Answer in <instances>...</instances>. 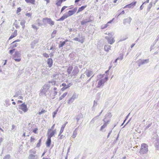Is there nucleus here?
Returning <instances> with one entry per match:
<instances>
[{
  "label": "nucleus",
  "mask_w": 159,
  "mask_h": 159,
  "mask_svg": "<svg viewBox=\"0 0 159 159\" xmlns=\"http://www.w3.org/2000/svg\"><path fill=\"white\" fill-rule=\"evenodd\" d=\"M152 123H151L148 125L146 127V128H145V130H146V129L149 128L152 125Z\"/></svg>",
  "instance_id": "5fc2aeb1"
},
{
  "label": "nucleus",
  "mask_w": 159,
  "mask_h": 159,
  "mask_svg": "<svg viewBox=\"0 0 159 159\" xmlns=\"http://www.w3.org/2000/svg\"><path fill=\"white\" fill-rule=\"evenodd\" d=\"M62 86L63 87L61 89L62 91H64L67 89V86L65 83H63L62 84Z\"/></svg>",
  "instance_id": "bb28decb"
},
{
  "label": "nucleus",
  "mask_w": 159,
  "mask_h": 159,
  "mask_svg": "<svg viewBox=\"0 0 159 159\" xmlns=\"http://www.w3.org/2000/svg\"><path fill=\"white\" fill-rule=\"evenodd\" d=\"M102 79L100 80L98 83V84L97 86V87L98 88H100L102 85L105 83V81Z\"/></svg>",
  "instance_id": "2eb2a0df"
},
{
  "label": "nucleus",
  "mask_w": 159,
  "mask_h": 159,
  "mask_svg": "<svg viewBox=\"0 0 159 159\" xmlns=\"http://www.w3.org/2000/svg\"><path fill=\"white\" fill-rule=\"evenodd\" d=\"M47 64L49 67H51L53 64V60L51 58H49L48 59L47 61Z\"/></svg>",
  "instance_id": "4468645a"
},
{
  "label": "nucleus",
  "mask_w": 159,
  "mask_h": 159,
  "mask_svg": "<svg viewBox=\"0 0 159 159\" xmlns=\"http://www.w3.org/2000/svg\"><path fill=\"white\" fill-rule=\"evenodd\" d=\"M111 46L109 45H106L104 47V50L105 51L108 52L110 49Z\"/></svg>",
  "instance_id": "a878e982"
},
{
  "label": "nucleus",
  "mask_w": 159,
  "mask_h": 159,
  "mask_svg": "<svg viewBox=\"0 0 159 159\" xmlns=\"http://www.w3.org/2000/svg\"><path fill=\"white\" fill-rule=\"evenodd\" d=\"M67 7L66 6H64L61 9V13Z\"/></svg>",
  "instance_id": "6e6d98bb"
},
{
  "label": "nucleus",
  "mask_w": 159,
  "mask_h": 159,
  "mask_svg": "<svg viewBox=\"0 0 159 159\" xmlns=\"http://www.w3.org/2000/svg\"><path fill=\"white\" fill-rule=\"evenodd\" d=\"M66 0H57L56 5L58 6H60L63 1H65Z\"/></svg>",
  "instance_id": "cd10ccee"
},
{
  "label": "nucleus",
  "mask_w": 159,
  "mask_h": 159,
  "mask_svg": "<svg viewBox=\"0 0 159 159\" xmlns=\"http://www.w3.org/2000/svg\"><path fill=\"white\" fill-rule=\"evenodd\" d=\"M97 117L96 116L93 118L90 121V123L92 124H93L95 121L97 119Z\"/></svg>",
  "instance_id": "c03bdc74"
},
{
  "label": "nucleus",
  "mask_w": 159,
  "mask_h": 159,
  "mask_svg": "<svg viewBox=\"0 0 159 159\" xmlns=\"http://www.w3.org/2000/svg\"><path fill=\"white\" fill-rule=\"evenodd\" d=\"M131 20L132 19L130 17H128L124 19L123 23L125 25H126L127 24H130Z\"/></svg>",
  "instance_id": "1a4fd4ad"
},
{
  "label": "nucleus",
  "mask_w": 159,
  "mask_h": 159,
  "mask_svg": "<svg viewBox=\"0 0 159 159\" xmlns=\"http://www.w3.org/2000/svg\"><path fill=\"white\" fill-rule=\"evenodd\" d=\"M47 111H45V110L43 109H42V110H41V111H39V115H41V114H42L43 113H44L45 112H46Z\"/></svg>",
  "instance_id": "79ce46f5"
},
{
  "label": "nucleus",
  "mask_w": 159,
  "mask_h": 159,
  "mask_svg": "<svg viewBox=\"0 0 159 159\" xmlns=\"http://www.w3.org/2000/svg\"><path fill=\"white\" fill-rule=\"evenodd\" d=\"M86 75L88 77H89L93 74V72L91 70H87Z\"/></svg>",
  "instance_id": "c85d7f7f"
},
{
  "label": "nucleus",
  "mask_w": 159,
  "mask_h": 159,
  "mask_svg": "<svg viewBox=\"0 0 159 159\" xmlns=\"http://www.w3.org/2000/svg\"><path fill=\"white\" fill-rule=\"evenodd\" d=\"M123 55L122 54H120V56L117 57V58L118 60L120 59V60H121L123 59Z\"/></svg>",
  "instance_id": "a19ab883"
},
{
  "label": "nucleus",
  "mask_w": 159,
  "mask_h": 159,
  "mask_svg": "<svg viewBox=\"0 0 159 159\" xmlns=\"http://www.w3.org/2000/svg\"><path fill=\"white\" fill-rule=\"evenodd\" d=\"M57 32V30H54L51 34V36L52 37H53L55 36V35Z\"/></svg>",
  "instance_id": "de8ad7c7"
},
{
  "label": "nucleus",
  "mask_w": 159,
  "mask_h": 159,
  "mask_svg": "<svg viewBox=\"0 0 159 159\" xmlns=\"http://www.w3.org/2000/svg\"><path fill=\"white\" fill-rule=\"evenodd\" d=\"M137 3V2L135 1L134 2H132L130 4H128L125 6L124 7V8H126L127 7H128L129 8H130L132 7H134L136 4Z\"/></svg>",
  "instance_id": "9b49d317"
},
{
  "label": "nucleus",
  "mask_w": 159,
  "mask_h": 159,
  "mask_svg": "<svg viewBox=\"0 0 159 159\" xmlns=\"http://www.w3.org/2000/svg\"><path fill=\"white\" fill-rule=\"evenodd\" d=\"M43 55L44 57L47 58H48L49 57V55L46 52L43 53Z\"/></svg>",
  "instance_id": "a18cd8bd"
},
{
  "label": "nucleus",
  "mask_w": 159,
  "mask_h": 159,
  "mask_svg": "<svg viewBox=\"0 0 159 159\" xmlns=\"http://www.w3.org/2000/svg\"><path fill=\"white\" fill-rule=\"evenodd\" d=\"M54 94V95L53 96V97H52V99H54L55 98V96L57 95V92L56 91H54L53 93Z\"/></svg>",
  "instance_id": "09e8293b"
},
{
  "label": "nucleus",
  "mask_w": 159,
  "mask_h": 159,
  "mask_svg": "<svg viewBox=\"0 0 159 159\" xmlns=\"http://www.w3.org/2000/svg\"><path fill=\"white\" fill-rule=\"evenodd\" d=\"M18 108L19 109L22 110L24 112H26L28 110L27 105L25 102L19 105L18 106Z\"/></svg>",
  "instance_id": "7ed1b4c3"
},
{
  "label": "nucleus",
  "mask_w": 159,
  "mask_h": 159,
  "mask_svg": "<svg viewBox=\"0 0 159 159\" xmlns=\"http://www.w3.org/2000/svg\"><path fill=\"white\" fill-rule=\"evenodd\" d=\"M78 130V128H76L73 131V133L72 137L73 138L76 137L77 134V131Z\"/></svg>",
  "instance_id": "393cba45"
},
{
  "label": "nucleus",
  "mask_w": 159,
  "mask_h": 159,
  "mask_svg": "<svg viewBox=\"0 0 159 159\" xmlns=\"http://www.w3.org/2000/svg\"><path fill=\"white\" fill-rule=\"evenodd\" d=\"M51 143V138L48 137L46 141V144L47 147H49Z\"/></svg>",
  "instance_id": "a211bd4d"
},
{
  "label": "nucleus",
  "mask_w": 159,
  "mask_h": 159,
  "mask_svg": "<svg viewBox=\"0 0 159 159\" xmlns=\"http://www.w3.org/2000/svg\"><path fill=\"white\" fill-rule=\"evenodd\" d=\"M149 62V59L143 60L140 59L138 61V66L140 67L141 66L144 64L148 63Z\"/></svg>",
  "instance_id": "39448f33"
},
{
  "label": "nucleus",
  "mask_w": 159,
  "mask_h": 159,
  "mask_svg": "<svg viewBox=\"0 0 159 159\" xmlns=\"http://www.w3.org/2000/svg\"><path fill=\"white\" fill-rule=\"evenodd\" d=\"M148 145L145 143H143L141 145L139 152L140 154L147 153L148 151Z\"/></svg>",
  "instance_id": "f03ea898"
},
{
  "label": "nucleus",
  "mask_w": 159,
  "mask_h": 159,
  "mask_svg": "<svg viewBox=\"0 0 159 159\" xmlns=\"http://www.w3.org/2000/svg\"><path fill=\"white\" fill-rule=\"evenodd\" d=\"M50 85L49 84H45L43 87V88L48 90L50 88Z\"/></svg>",
  "instance_id": "c756f323"
},
{
  "label": "nucleus",
  "mask_w": 159,
  "mask_h": 159,
  "mask_svg": "<svg viewBox=\"0 0 159 159\" xmlns=\"http://www.w3.org/2000/svg\"><path fill=\"white\" fill-rule=\"evenodd\" d=\"M92 20L90 18L86 19L83 20L81 22V24L82 25H84V24H86L88 22H91Z\"/></svg>",
  "instance_id": "f8f14e48"
},
{
  "label": "nucleus",
  "mask_w": 159,
  "mask_h": 159,
  "mask_svg": "<svg viewBox=\"0 0 159 159\" xmlns=\"http://www.w3.org/2000/svg\"><path fill=\"white\" fill-rule=\"evenodd\" d=\"M32 27L33 29H36V30H37L38 29V28L37 27H36V26H35V25H32Z\"/></svg>",
  "instance_id": "e2e57ef3"
},
{
  "label": "nucleus",
  "mask_w": 159,
  "mask_h": 159,
  "mask_svg": "<svg viewBox=\"0 0 159 159\" xmlns=\"http://www.w3.org/2000/svg\"><path fill=\"white\" fill-rule=\"evenodd\" d=\"M59 108H57L55 111H53L52 113V117L53 118H54L55 116L57 114V112L58 111Z\"/></svg>",
  "instance_id": "f704fd0d"
},
{
  "label": "nucleus",
  "mask_w": 159,
  "mask_h": 159,
  "mask_svg": "<svg viewBox=\"0 0 159 159\" xmlns=\"http://www.w3.org/2000/svg\"><path fill=\"white\" fill-rule=\"evenodd\" d=\"M21 94V91L20 90L16 92L15 93V94L13 96L14 97H16L19 95Z\"/></svg>",
  "instance_id": "7c9ffc66"
},
{
  "label": "nucleus",
  "mask_w": 159,
  "mask_h": 159,
  "mask_svg": "<svg viewBox=\"0 0 159 159\" xmlns=\"http://www.w3.org/2000/svg\"><path fill=\"white\" fill-rule=\"evenodd\" d=\"M38 43V40H34L30 44L31 48H34L36 44Z\"/></svg>",
  "instance_id": "412c9836"
},
{
  "label": "nucleus",
  "mask_w": 159,
  "mask_h": 159,
  "mask_svg": "<svg viewBox=\"0 0 159 159\" xmlns=\"http://www.w3.org/2000/svg\"><path fill=\"white\" fill-rule=\"evenodd\" d=\"M17 35V30H16L12 34L11 36L9 37L8 40H10L16 37Z\"/></svg>",
  "instance_id": "f3484780"
},
{
  "label": "nucleus",
  "mask_w": 159,
  "mask_h": 159,
  "mask_svg": "<svg viewBox=\"0 0 159 159\" xmlns=\"http://www.w3.org/2000/svg\"><path fill=\"white\" fill-rule=\"evenodd\" d=\"M48 82L52 84L53 85H55L56 84V81L55 80L50 81Z\"/></svg>",
  "instance_id": "864d4df0"
},
{
  "label": "nucleus",
  "mask_w": 159,
  "mask_h": 159,
  "mask_svg": "<svg viewBox=\"0 0 159 159\" xmlns=\"http://www.w3.org/2000/svg\"><path fill=\"white\" fill-rule=\"evenodd\" d=\"M27 3H30L32 4H35V0H25Z\"/></svg>",
  "instance_id": "2f4dec72"
},
{
  "label": "nucleus",
  "mask_w": 159,
  "mask_h": 159,
  "mask_svg": "<svg viewBox=\"0 0 159 159\" xmlns=\"http://www.w3.org/2000/svg\"><path fill=\"white\" fill-rule=\"evenodd\" d=\"M73 69V67L72 66H70L68 67L67 70L68 75H70V74Z\"/></svg>",
  "instance_id": "4be33fe9"
},
{
  "label": "nucleus",
  "mask_w": 159,
  "mask_h": 159,
  "mask_svg": "<svg viewBox=\"0 0 159 159\" xmlns=\"http://www.w3.org/2000/svg\"><path fill=\"white\" fill-rule=\"evenodd\" d=\"M64 137H65L63 135H61L60 137L59 138V139H61Z\"/></svg>",
  "instance_id": "774afa93"
},
{
  "label": "nucleus",
  "mask_w": 159,
  "mask_h": 159,
  "mask_svg": "<svg viewBox=\"0 0 159 159\" xmlns=\"http://www.w3.org/2000/svg\"><path fill=\"white\" fill-rule=\"evenodd\" d=\"M51 130V129H48V137L50 138H51V137L53 136L55 133H56V129H55L54 130H52L51 133H50V131Z\"/></svg>",
  "instance_id": "423d86ee"
},
{
  "label": "nucleus",
  "mask_w": 159,
  "mask_h": 159,
  "mask_svg": "<svg viewBox=\"0 0 159 159\" xmlns=\"http://www.w3.org/2000/svg\"><path fill=\"white\" fill-rule=\"evenodd\" d=\"M13 59H14L16 61L18 62H20L21 60V59L20 58H13Z\"/></svg>",
  "instance_id": "8fccbe9b"
},
{
  "label": "nucleus",
  "mask_w": 159,
  "mask_h": 159,
  "mask_svg": "<svg viewBox=\"0 0 159 159\" xmlns=\"http://www.w3.org/2000/svg\"><path fill=\"white\" fill-rule=\"evenodd\" d=\"M21 11V8L20 7H19L17 8V10L16 11V13L17 14L18 13L20 12Z\"/></svg>",
  "instance_id": "bf43d9fd"
},
{
  "label": "nucleus",
  "mask_w": 159,
  "mask_h": 159,
  "mask_svg": "<svg viewBox=\"0 0 159 159\" xmlns=\"http://www.w3.org/2000/svg\"><path fill=\"white\" fill-rule=\"evenodd\" d=\"M108 76L107 75H106L104 79H102V80H104V81L105 82L106 81H107L108 80Z\"/></svg>",
  "instance_id": "3c124183"
},
{
  "label": "nucleus",
  "mask_w": 159,
  "mask_h": 159,
  "mask_svg": "<svg viewBox=\"0 0 159 159\" xmlns=\"http://www.w3.org/2000/svg\"><path fill=\"white\" fill-rule=\"evenodd\" d=\"M11 157L9 154L6 155L3 158V159H10Z\"/></svg>",
  "instance_id": "37998d69"
},
{
  "label": "nucleus",
  "mask_w": 159,
  "mask_h": 159,
  "mask_svg": "<svg viewBox=\"0 0 159 159\" xmlns=\"http://www.w3.org/2000/svg\"><path fill=\"white\" fill-rule=\"evenodd\" d=\"M79 69L77 66H75L72 73V75L75 76L78 73Z\"/></svg>",
  "instance_id": "6e6552de"
},
{
  "label": "nucleus",
  "mask_w": 159,
  "mask_h": 159,
  "mask_svg": "<svg viewBox=\"0 0 159 159\" xmlns=\"http://www.w3.org/2000/svg\"><path fill=\"white\" fill-rule=\"evenodd\" d=\"M77 9V7H75L72 10L69 11L67 12L68 14H64L61 17L57 20V21H63L68 17L73 15L76 12Z\"/></svg>",
  "instance_id": "f257e3e1"
},
{
  "label": "nucleus",
  "mask_w": 159,
  "mask_h": 159,
  "mask_svg": "<svg viewBox=\"0 0 159 159\" xmlns=\"http://www.w3.org/2000/svg\"><path fill=\"white\" fill-rule=\"evenodd\" d=\"M38 129L37 128H35L33 130V132L35 134L37 133V131L38 130Z\"/></svg>",
  "instance_id": "680f3d73"
},
{
  "label": "nucleus",
  "mask_w": 159,
  "mask_h": 159,
  "mask_svg": "<svg viewBox=\"0 0 159 159\" xmlns=\"http://www.w3.org/2000/svg\"><path fill=\"white\" fill-rule=\"evenodd\" d=\"M157 41L158 40H155L154 42L153 43V44L152 45H151L150 50V51H151V50L153 49L152 47L154 46V45L157 43Z\"/></svg>",
  "instance_id": "49530a36"
},
{
  "label": "nucleus",
  "mask_w": 159,
  "mask_h": 159,
  "mask_svg": "<svg viewBox=\"0 0 159 159\" xmlns=\"http://www.w3.org/2000/svg\"><path fill=\"white\" fill-rule=\"evenodd\" d=\"M15 50V49H13L10 50L9 51V53L11 54H12Z\"/></svg>",
  "instance_id": "603ef678"
},
{
  "label": "nucleus",
  "mask_w": 159,
  "mask_h": 159,
  "mask_svg": "<svg viewBox=\"0 0 159 159\" xmlns=\"http://www.w3.org/2000/svg\"><path fill=\"white\" fill-rule=\"evenodd\" d=\"M87 5L83 6H81V7L79 8L77 12V14L79 13L80 12L82 11L87 7Z\"/></svg>",
  "instance_id": "6ab92c4d"
},
{
  "label": "nucleus",
  "mask_w": 159,
  "mask_h": 159,
  "mask_svg": "<svg viewBox=\"0 0 159 159\" xmlns=\"http://www.w3.org/2000/svg\"><path fill=\"white\" fill-rule=\"evenodd\" d=\"M152 3L151 2H150L149 4L148 5V11H150V9L152 7Z\"/></svg>",
  "instance_id": "4c0bfd02"
},
{
  "label": "nucleus",
  "mask_w": 159,
  "mask_h": 159,
  "mask_svg": "<svg viewBox=\"0 0 159 159\" xmlns=\"http://www.w3.org/2000/svg\"><path fill=\"white\" fill-rule=\"evenodd\" d=\"M78 94H76L75 93H74L72 97L68 100L67 102L68 103L70 104L72 103L74 101L75 99L77 98H78Z\"/></svg>",
  "instance_id": "20e7f679"
},
{
  "label": "nucleus",
  "mask_w": 159,
  "mask_h": 159,
  "mask_svg": "<svg viewBox=\"0 0 159 159\" xmlns=\"http://www.w3.org/2000/svg\"><path fill=\"white\" fill-rule=\"evenodd\" d=\"M64 130V129H62V128H61V129L60 130V134H61L62 132H63V131Z\"/></svg>",
  "instance_id": "338daca9"
},
{
  "label": "nucleus",
  "mask_w": 159,
  "mask_h": 159,
  "mask_svg": "<svg viewBox=\"0 0 159 159\" xmlns=\"http://www.w3.org/2000/svg\"><path fill=\"white\" fill-rule=\"evenodd\" d=\"M49 18H45L43 19V22L44 24H46L48 23Z\"/></svg>",
  "instance_id": "473e14b6"
},
{
  "label": "nucleus",
  "mask_w": 159,
  "mask_h": 159,
  "mask_svg": "<svg viewBox=\"0 0 159 159\" xmlns=\"http://www.w3.org/2000/svg\"><path fill=\"white\" fill-rule=\"evenodd\" d=\"M101 95V93H97V98L98 99H99L100 98V96Z\"/></svg>",
  "instance_id": "4d7b16f0"
},
{
  "label": "nucleus",
  "mask_w": 159,
  "mask_h": 159,
  "mask_svg": "<svg viewBox=\"0 0 159 159\" xmlns=\"http://www.w3.org/2000/svg\"><path fill=\"white\" fill-rule=\"evenodd\" d=\"M112 116V115H111V112H109L106 115L105 118H106L107 117L110 118Z\"/></svg>",
  "instance_id": "58836bf2"
},
{
  "label": "nucleus",
  "mask_w": 159,
  "mask_h": 159,
  "mask_svg": "<svg viewBox=\"0 0 159 159\" xmlns=\"http://www.w3.org/2000/svg\"><path fill=\"white\" fill-rule=\"evenodd\" d=\"M69 41H70V40H65V41L63 42L60 41V43L59 45V48H60L62 47L66 43V42Z\"/></svg>",
  "instance_id": "5701e85b"
},
{
  "label": "nucleus",
  "mask_w": 159,
  "mask_h": 159,
  "mask_svg": "<svg viewBox=\"0 0 159 159\" xmlns=\"http://www.w3.org/2000/svg\"><path fill=\"white\" fill-rule=\"evenodd\" d=\"M97 105V103L94 100V102H93V107H96Z\"/></svg>",
  "instance_id": "0e129e2a"
},
{
  "label": "nucleus",
  "mask_w": 159,
  "mask_h": 159,
  "mask_svg": "<svg viewBox=\"0 0 159 159\" xmlns=\"http://www.w3.org/2000/svg\"><path fill=\"white\" fill-rule=\"evenodd\" d=\"M108 43L110 44H112L115 42V40H108Z\"/></svg>",
  "instance_id": "13d9d810"
},
{
  "label": "nucleus",
  "mask_w": 159,
  "mask_h": 159,
  "mask_svg": "<svg viewBox=\"0 0 159 159\" xmlns=\"http://www.w3.org/2000/svg\"><path fill=\"white\" fill-rule=\"evenodd\" d=\"M41 139H40L39 140L38 143L37 144L36 147H40L41 145Z\"/></svg>",
  "instance_id": "ea45409f"
},
{
  "label": "nucleus",
  "mask_w": 159,
  "mask_h": 159,
  "mask_svg": "<svg viewBox=\"0 0 159 159\" xmlns=\"http://www.w3.org/2000/svg\"><path fill=\"white\" fill-rule=\"evenodd\" d=\"M20 40H15L11 44V48H14L16 47L18 44L17 43H14L16 42H19Z\"/></svg>",
  "instance_id": "aec40b11"
},
{
  "label": "nucleus",
  "mask_w": 159,
  "mask_h": 159,
  "mask_svg": "<svg viewBox=\"0 0 159 159\" xmlns=\"http://www.w3.org/2000/svg\"><path fill=\"white\" fill-rule=\"evenodd\" d=\"M49 25H50L51 26H52L54 24V21H52L50 18H49V20L48 23Z\"/></svg>",
  "instance_id": "c9c22d12"
},
{
  "label": "nucleus",
  "mask_w": 159,
  "mask_h": 159,
  "mask_svg": "<svg viewBox=\"0 0 159 159\" xmlns=\"http://www.w3.org/2000/svg\"><path fill=\"white\" fill-rule=\"evenodd\" d=\"M83 117V115L81 113H79L78 115H77L75 117V119L77 121V124H78V122L81 119H82Z\"/></svg>",
  "instance_id": "9d476101"
},
{
  "label": "nucleus",
  "mask_w": 159,
  "mask_h": 159,
  "mask_svg": "<svg viewBox=\"0 0 159 159\" xmlns=\"http://www.w3.org/2000/svg\"><path fill=\"white\" fill-rule=\"evenodd\" d=\"M21 51H16L15 52L13 58H19L21 57Z\"/></svg>",
  "instance_id": "ddd939ff"
},
{
  "label": "nucleus",
  "mask_w": 159,
  "mask_h": 159,
  "mask_svg": "<svg viewBox=\"0 0 159 159\" xmlns=\"http://www.w3.org/2000/svg\"><path fill=\"white\" fill-rule=\"evenodd\" d=\"M35 156L36 155H35L30 154L29 157V159H36V158H35Z\"/></svg>",
  "instance_id": "e433bc0d"
},
{
  "label": "nucleus",
  "mask_w": 159,
  "mask_h": 159,
  "mask_svg": "<svg viewBox=\"0 0 159 159\" xmlns=\"http://www.w3.org/2000/svg\"><path fill=\"white\" fill-rule=\"evenodd\" d=\"M72 85L71 83H69L67 85V89L69 88Z\"/></svg>",
  "instance_id": "69168bd1"
},
{
  "label": "nucleus",
  "mask_w": 159,
  "mask_h": 159,
  "mask_svg": "<svg viewBox=\"0 0 159 159\" xmlns=\"http://www.w3.org/2000/svg\"><path fill=\"white\" fill-rule=\"evenodd\" d=\"M35 140V138L34 137H31L30 138V142L31 143L33 142Z\"/></svg>",
  "instance_id": "052dcab7"
},
{
  "label": "nucleus",
  "mask_w": 159,
  "mask_h": 159,
  "mask_svg": "<svg viewBox=\"0 0 159 159\" xmlns=\"http://www.w3.org/2000/svg\"><path fill=\"white\" fill-rule=\"evenodd\" d=\"M67 94V93H64L61 97H60L59 101H60L63 98H65Z\"/></svg>",
  "instance_id": "72a5a7b5"
},
{
  "label": "nucleus",
  "mask_w": 159,
  "mask_h": 159,
  "mask_svg": "<svg viewBox=\"0 0 159 159\" xmlns=\"http://www.w3.org/2000/svg\"><path fill=\"white\" fill-rule=\"evenodd\" d=\"M103 121L104 123V124L101 127L100 129V130L101 131H102L103 129L105 128L107 126V124L109 123L110 120H106V118H104V119L103 120Z\"/></svg>",
  "instance_id": "0eeeda50"
},
{
  "label": "nucleus",
  "mask_w": 159,
  "mask_h": 159,
  "mask_svg": "<svg viewBox=\"0 0 159 159\" xmlns=\"http://www.w3.org/2000/svg\"><path fill=\"white\" fill-rule=\"evenodd\" d=\"M25 23L26 21L24 20H21L20 22V25L22 26V28L23 30H24L25 29Z\"/></svg>",
  "instance_id": "b1692460"
},
{
  "label": "nucleus",
  "mask_w": 159,
  "mask_h": 159,
  "mask_svg": "<svg viewBox=\"0 0 159 159\" xmlns=\"http://www.w3.org/2000/svg\"><path fill=\"white\" fill-rule=\"evenodd\" d=\"M47 91V90H46L43 88L40 90V93L39 94V95L40 96L44 94L45 96L47 95L46 92Z\"/></svg>",
  "instance_id": "dca6fc26"
}]
</instances>
